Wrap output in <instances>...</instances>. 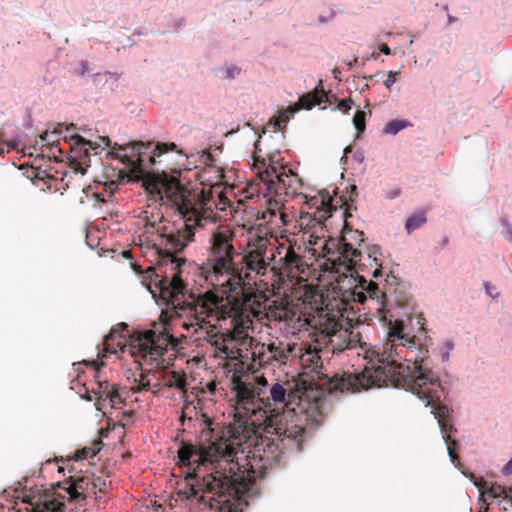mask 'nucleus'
I'll list each match as a JSON object with an SVG mask.
<instances>
[{"mask_svg":"<svg viewBox=\"0 0 512 512\" xmlns=\"http://www.w3.org/2000/svg\"><path fill=\"white\" fill-rule=\"evenodd\" d=\"M234 421L221 435L207 428L199 445L183 444L178 463L187 467L183 492L215 512H243L263 471L287 449L301 450L308 415L304 392L290 383L270 387L263 376L233 375Z\"/></svg>","mask_w":512,"mask_h":512,"instance_id":"1","label":"nucleus"},{"mask_svg":"<svg viewBox=\"0 0 512 512\" xmlns=\"http://www.w3.org/2000/svg\"><path fill=\"white\" fill-rule=\"evenodd\" d=\"M145 188L155 200L175 208L181 215L179 221L158 228L161 241L153 245L158 259L155 266H149L145 271V278L152 281L154 276V285L162 297L173 298L184 288L180 268L186 262L185 258L176 257L175 254L193 241L194 229L204 226L212 211L208 214L204 210L208 199L203 190H190L167 174L146 181Z\"/></svg>","mask_w":512,"mask_h":512,"instance_id":"2","label":"nucleus"},{"mask_svg":"<svg viewBox=\"0 0 512 512\" xmlns=\"http://www.w3.org/2000/svg\"><path fill=\"white\" fill-rule=\"evenodd\" d=\"M168 305L185 312L190 322L183 327L193 329L199 338L207 341L214 348V357L238 360L244 365L248 360L246 343H252V337L242 329L230 324L229 312L233 310L228 301H223L214 290H207L198 295H186L184 286L181 293L173 298H164Z\"/></svg>","mask_w":512,"mask_h":512,"instance_id":"3","label":"nucleus"},{"mask_svg":"<svg viewBox=\"0 0 512 512\" xmlns=\"http://www.w3.org/2000/svg\"><path fill=\"white\" fill-rule=\"evenodd\" d=\"M386 345L389 358L382 369L376 370L382 386L389 383L411 391L428 402L438 397L441 384L432 371L428 347L416 343V337L404 331L402 320H389Z\"/></svg>","mask_w":512,"mask_h":512,"instance_id":"4","label":"nucleus"},{"mask_svg":"<svg viewBox=\"0 0 512 512\" xmlns=\"http://www.w3.org/2000/svg\"><path fill=\"white\" fill-rule=\"evenodd\" d=\"M347 349L359 348L358 355H362L367 361L363 371L358 374L344 373L342 375L335 374L331 380L326 383L330 388L334 389H347L354 393L369 388L381 387L382 381H377L375 378L376 370L382 369L389 356L388 345L386 340L378 345H371L363 340L360 331L354 329L349 330V337H347Z\"/></svg>","mask_w":512,"mask_h":512,"instance_id":"5","label":"nucleus"},{"mask_svg":"<svg viewBox=\"0 0 512 512\" xmlns=\"http://www.w3.org/2000/svg\"><path fill=\"white\" fill-rule=\"evenodd\" d=\"M235 232L228 226H219L210 236L209 261L211 270L206 279L223 293L236 292L243 284V277L234 263L239 253L233 245Z\"/></svg>","mask_w":512,"mask_h":512,"instance_id":"6","label":"nucleus"},{"mask_svg":"<svg viewBox=\"0 0 512 512\" xmlns=\"http://www.w3.org/2000/svg\"><path fill=\"white\" fill-rule=\"evenodd\" d=\"M266 191L277 197H295L301 193L302 180L291 169L276 167L272 161L255 157L253 164Z\"/></svg>","mask_w":512,"mask_h":512,"instance_id":"7","label":"nucleus"},{"mask_svg":"<svg viewBox=\"0 0 512 512\" xmlns=\"http://www.w3.org/2000/svg\"><path fill=\"white\" fill-rule=\"evenodd\" d=\"M223 293L218 297H221L223 301H228L230 306L233 308L229 312L230 324L235 325L236 329H242L245 333L252 327V319L256 318L259 321H263L267 316L268 299L261 293L246 295L242 300L236 296Z\"/></svg>","mask_w":512,"mask_h":512,"instance_id":"8","label":"nucleus"},{"mask_svg":"<svg viewBox=\"0 0 512 512\" xmlns=\"http://www.w3.org/2000/svg\"><path fill=\"white\" fill-rule=\"evenodd\" d=\"M364 242L363 232L345 227L337 244L338 252H333L328 257L332 269L339 272L341 267L346 270H353L357 265L361 266L362 251L358 247H361Z\"/></svg>","mask_w":512,"mask_h":512,"instance_id":"9","label":"nucleus"},{"mask_svg":"<svg viewBox=\"0 0 512 512\" xmlns=\"http://www.w3.org/2000/svg\"><path fill=\"white\" fill-rule=\"evenodd\" d=\"M97 483L93 480V477L89 476H79V477H69L67 480L63 482L57 483V488L62 489L64 494L62 495L57 490H54L52 493H45L40 496L35 502H30L29 505L32 507L38 503H41L46 498L53 499L55 502L63 504L62 510H57L55 512H66V505L61 499H68L69 501H82L85 500L90 494H96Z\"/></svg>","mask_w":512,"mask_h":512,"instance_id":"10","label":"nucleus"},{"mask_svg":"<svg viewBox=\"0 0 512 512\" xmlns=\"http://www.w3.org/2000/svg\"><path fill=\"white\" fill-rule=\"evenodd\" d=\"M275 258V245L266 237H256L247 244V249L242 257L245 264V272L239 269L243 280L249 278L250 273L263 276Z\"/></svg>","mask_w":512,"mask_h":512,"instance_id":"11","label":"nucleus"},{"mask_svg":"<svg viewBox=\"0 0 512 512\" xmlns=\"http://www.w3.org/2000/svg\"><path fill=\"white\" fill-rule=\"evenodd\" d=\"M168 345L176 346L174 338L169 334L149 330L139 337L132 345L131 353L135 357L148 361L150 364H159V359L164 355Z\"/></svg>","mask_w":512,"mask_h":512,"instance_id":"12","label":"nucleus"},{"mask_svg":"<svg viewBox=\"0 0 512 512\" xmlns=\"http://www.w3.org/2000/svg\"><path fill=\"white\" fill-rule=\"evenodd\" d=\"M385 294L379 289L378 284L373 281H367L365 278L360 277L358 284L354 286L345 296L346 301H353L363 304L369 298L371 302L376 305L377 317L380 321L388 325L389 320H392V315L385 309L382 301Z\"/></svg>","mask_w":512,"mask_h":512,"instance_id":"13","label":"nucleus"},{"mask_svg":"<svg viewBox=\"0 0 512 512\" xmlns=\"http://www.w3.org/2000/svg\"><path fill=\"white\" fill-rule=\"evenodd\" d=\"M297 349H301L296 350V357H299V361L305 370V373H313L311 376L312 382L317 381L315 384L321 389L328 391L329 393L337 391L349 392L347 389H332L328 386L326 381L331 380L333 376L329 377L321 371L323 362L319 355V351L316 348L312 349L311 345L305 344L301 346L297 345Z\"/></svg>","mask_w":512,"mask_h":512,"instance_id":"14","label":"nucleus"},{"mask_svg":"<svg viewBox=\"0 0 512 512\" xmlns=\"http://www.w3.org/2000/svg\"><path fill=\"white\" fill-rule=\"evenodd\" d=\"M441 392H443L442 387H441V390L437 394L438 397L436 399H432L431 401H429V403H428V399H424V398H419V399L425 402V406L432 407L431 412L434 414L435 418L438 420V424L443 433V439L447 444L448 455L451 458V461L453 463H455V461L458 459V455L456 453V449L458 447V442L455 439H452L451 433L456 431V429L450 423L448 407L441 404V402H440Z\"/></svg>","mask_w":512,"mask_h":512,"instance_id":"15","label":"nucleus"},{"mask_svg":"<svg viewBox=\"0 0 512 512\" xmlns=\"http://www.w3.org/2000/svg\"><path fill=\"white\" fill-rule=\"evenodd\" d=\"M318 326L320 334L326 339V344L334 354L347 349L349 329H343L340 323L331 317L320 319Z\"/></svg>","mask_w":512,"mask_h":512,"instance_id":"16","label":"nucleus"},{"mask_svg":"<svg viewBox=\"0 0 512 512\" xmlns=\"http://www.w3.org/2000/svg\"><path fill=\"white\" fill-rule=\"evenodd\" d=\"M71 141H73L72 152L75 154L72 160L74 169L81 174H85L86 171L82 164H84L88 159L90 150L95 151V154L98 153L97 149L99 148L100 144L86 140L78 134L73 135L71 137Z\"/></svg>","mask_w":512,"mask_h":512,"instance_id":"17","label":"nucleus"},{"mask_svg":"<svg viewBox=\"0 0 512 512\" xmlns=\"http://www.w3.org/2000/svg\"><path fill=\"white\" fill-rule=\"evenodd\" d=\"M245 348H247L248 359L252 360V363L247 365L248 369L254 368L256 365L263 367L268 364H274L269 344L257 342L252 337V343H246Z\"/></svg>","mask_w":512,"mask_h":512,"instance_id":"18","label":"nucleus"},{"mask_svg":"<svg viewBox=\"0 0 512 512\" xmlns=\"http://www.w3.org/2000/svg\"><path fill=\"white\" fill-rule=\"evenodd\" d=\"M275 252L281 255L284 252V256L280 258L281 269L287 276H294L296 272H302V258L299 256L292 246H275Z\"/></svg>","mask_w":512,"mask_h":512,"instance_id":"19","label":"nucleus"},{"mask_svg":"<svg viewBox=\"0 0 512 512\" xmlns=\"http://www.w3.org/2000/svg\"><path fill=\"white\" fill-rule=\"evenodd\" d=\"M326 97L327 95L323 89L322 81H320L313 91L302 95L294 106H290V111L297 112L301 109L310 110L314 106L321 104Z\"/></svg>","mask_w":512,"mask_h":512,"instance_id":"20","label":"nucleus"},{"mask_svg":"<svg viewBox=\"0 0 512 512\" xmlns=\"http://www.w3.org/2000/svg\"><path fill=\"white\" fill-rule=\"evenodd\" d=\"M273 355V362L277 365L285 364L291 357H296L297 344L282 341L269 344Z\"/></svg>","mask_w":512,"mask_h":512,"instance_id":"21","label":"nucleus"},{"mask_svg":"<svg viewBox=\"0 0 512 512\" xmlns=\"http://www.w3.org/2000/svg\"><path fill=\"white\" fill-rule=\"evenodd\" d=\"M62 124H59L58 128H56L53 132L49 133L48 131L44 132L40 135V143L42 147H45L48 150V157H53L56 160L58 159L56 153L61 154L62 150L59 148L58 136L62 132Z\"/></svg>","mask_w":512,"mask_h":512,"instance_id":"22","label":"nucleus"},{"mask_svg":"<svg viewBox=\"0 0 512 512\" xmlns=\"http://www.w3.org/2000/svg\"><path fill=\"white\" fill-rule=\"evenodd\" d=\"M115 384H111L108 381L98 380L96 383V388H93L92 392L95 395V406L96 409L102 411L104 414L106 413L105 409L107 408V401L110 397V393Z\"/></svg>","mask_w":512,"mask_h":512,"instance_id":"23","label":"nucleus"},{"mask_svg":"<svg viewBox=\"0 0 512 512\" xmlns=\"http://www.w3.org/2000/svg\"><path fill=\"white\" fill-rule=\"evenodd\" d=\"M163 381L167 387H175L183 393L187 392L186 374L183 371L163 373Z\"/></svg>","mask_w":512,"mask_h":512,"instance_id":"24","label":"nucleus"},{"mask_svg":"<svg viewBox=\"0 0 512 512\" xmlns=\"http://www.w3.org/2000/svg\"><path fill=\"white\" fill-rule=\"evenodd\" d=\"M266 312L267 316H265L264 319L268 321H289L294 316V313L291 310L287 309L286 307L272 306L270 304L268 305Z\"/></svg>","mask_w":512,"mask_h":512,"instance_id":"25","label":"nucleus"},{"mask_svg":"<svg viewBox=\"0 0 512 512\" xmlns=\"http://www.w3.org/2000/svg\"><path fill=\"white\" fill-rule=\"evenodd\" d=\"M366 253H367V261L368 264H363L364 266L369 265L371 267H374L373 271V277L377 278L381 275V263L379 262L378 257L381 255L380 248L378 246H367L366 247Z\"/></svg>","mask_w":512,"mask_h":512,"instance_id":"26","label":"nucleus"},{"mask_svg":"<svg viewBox=\"0 0 512 512\" xmlns=\"http://www.w3.org/2000/svg\"><path fill=\"white\" fill-rule=\"evenodd\" d=\"M427 221L426 211H418L406 219L405 229L408 234H411L414 230L420 228Z\"/></svg>","mask_w":512,"mask_h":512,"instance_id":"27","label":"nucleus"},{"mask_svg":"<svg viewBox=\"0 0 512 512\" xmlns=\"http://www.w3.org/2000/svg\"><path fill=\"white\" fill-rule=\"evenodd\" d=\"M62 506L63 504L55 502L53 499L46 498L41 503L26 509L27 512H55L57 510H62Z\"/></svg>","mask_w":512,"mask_h":512,"instance_id":"28","label":"nucleus"},{"mask_svg":"<svg viewBox=\"0 0 512 512\" xmlns=\"http://www.w3.org/2000/svg\"><path fill=\"white\" fill-rule=\"evenodd\" d=\"M102 441L100 439L95 440L91 446L84 447L75 452L76 460H84L94 457L101 450Z\"/></svg>","mask_w":512,"mask_h":512,"instance_id":"29","label":"nucleus"},{"mask_svg":"<svg viewBox=\"0 0 512 512\" xmlns=\"http://www.w3.org/2000/svg\"><path fill=\"white\" fill-rule=\"evenodd\" d=\"M485 494L491 496L492 498L503 497L508 499L511 502L512 506V497L508 495V490L506 487L499 484H492L489 489L485 491Z\"/></svg>","mask_w":512,"mask_h":512,"instance_id":"30","label":"nucleus"},{"mask_svg":"<svg viewBox=\"0 0 512 512\" xmlns=\"http://www.w3.org/2000/svg\"><path fill=\"white\" fill-rule=\"evenodd\" d=\"M410 123L408 121H404V120H392L390 122H388L385 127H384V130L383 132L385 134H392V135H395L397 134L399 131H401L402 129L406 128L407 126H409Z\"/></svg>","mask_w":512,"mask_h":512,"instance_id":"31","label":"nucleus"},{"mask_svg":"<svg viewBox=\"0 0 512 512\" xmlns=\"http://www.w3.org/2000/svg\"><path fill=\"white\" fill-rule=\"evenodd\" d=\"M177 149V146L175 143L173 142H170V143H157V145L155 146V149H154V152H153V155L149 157V160L154 163L155 162V157L156 156H161L162 154L168 152V151H174Z\"/></svg>","mask_w":512,"mask_h":512,"instance_id":"32","label":"nucleus"},{"mask_svg":"<svg viewBox=\"0 0 512 512\" xmlns=\"http://www.w3.org/2000/svg\"><path fill=\"white\" fill-rule=\"evenodd\" d=\"M114 340H118V347H122L124 345V342L121 340L120 335L117 333V331L113 330L104 338V345L106 346V350L108 352L115 353L117 351L116 347H110Z\"/></svg>","mask_w":512,"mask_h":512,"instance_id":"33","label":"nucleus"},{"mask_svg":"<svg viewBox=\"0 0 512 512\" xmlns=\"http://www.w3.org/2000/svg\"><path fill=\"white\" fill-rule=\"evenodd\" d=\"M118 188V183L115 181L106 182L104 184V190L108 193V199H105L103 193H94V197L97 199V201L101 203H106L109 201L110 198H112L114 191H116Z\"/></svg>","mask_w":512,"mask_h":512,"instance_id":"34","label":"nucleus"},{"mask_svg":"<svg viewBox=\"0 0 512 512\" xmlns=\"http://www.w3.org/2000/svg\"><path fill=\"white\" fill-rule=\"evenodd\" d=\"M123 403L124 399L120 393V390L116 385H114L112 392L110 393V397L107 401V407L109 406L110 408H117Z\"/></svg>","mask_w":512,"mask_h":512,"instance_id":"35","label":"nucleus"},{"mask_svg":"<svg viewBox=\"0 0 512 512\" xmlns=\"http://www.w3.org/2000/svg\"><path fill=\"white\" fill-rule=\"evenodd\" d=\"M294 113L295 112L290 111V107L286 110L280 111L279 114L273 118L274 126L278 129H282Z\"/></svg>","mask_w":512,"mask_h":512,"instance_id":"36","label":"nucleus"},{"mask_svg":"<svg viewBox=\"0 0 512 512\" xmlns=\"http://www.w3.org/2000/svg\"><path fill=\"white\" fill-rule=\"evenodd\" d=\"M365 117L366 114L362 110H358L353 117V124L358 133H362L365 130Z\"/></svg>","mask_w":512,"mask_h":512,"instance_id":"37","label":"nucleus"},{"mask_svg":"<svg viewBox=\"0 0 512 512\" xmlns=\"http://www.w3.org/2000/svg\"><path fill=\"white\" fill-rule=\"evenodd\" d=\"M322 207H323V215L320 216V219L330 217L333 210L336 208L332 205V198L328 197L327 199H322Z\"/></svg>","mask_w":512,"mask_h":512,"instance_id":"38","label":"nucleus"},{"mask_svg":"<svg viewBox=\"0 0 512 512\" xmlns=\"http://www.w3.org/2000/svg\"><path fill=\"white\" fill-rule=\"evenodd\" d=\"M150 379H149V375L148 374H145V373H141L140 374V379L138 380V387L136 389V391H148L150 390Z\"/></svg>","mask_w":512,"mask_h":512,"instance_id":"39","label":"nucleus"},{"mask_svg":"<svg viewBox=\"0 0 512 512\" xmlns=\"http://www.w3.org/2000/svg\"><path fill=\"white\" fill-rule=\"evenodd\" d=\"M353 104V101L351 98L348 99H342L338 103V109L341 110L343 113H348L351 109V105Z\"/></svg>","mask_w":512,"mask_h":512,"instance_id":"40","label":"nucleus"},{"mask_svg":"<svg viewBox=\"0 0 512 512\" xmlns=\"http://www.w3.org/2000/svg\"><path fill=\"white\" fill-rule=\"evenodd\" d=\"M241 72V69L235 65L229 66L226 68V74L228 78H235L237 77Z\"/></svg>","mask_w":512,"mask_h":512,"instance_id":"41","label":"nucleus"},{"mask_svg":"<svg viewBox=\"0 0 512 512\" xmlns=\"http://www.w3.org/2000/svg\"><path fill=\"white\" fill-rule=\"evenodd\" d=\"M397 72L389 71L387 74V79L384 81V85L386 88L390 89L391 86L396 82Z\"/></svg>","mask_w":512,"mask_h":512,"instance_id":"42","label":"nucleus"},{"mask_svg":"<svg viewBox=\"0 0 512 512\" xmlns=\"http://www.w3.org/2000/svg\"><path fill=\"white\" fill-rule=\"evenodd\" d=\"M502 473L504 475H509L512 473V459L503 466Z\"/></svg>","mask_w":512,"mask_h":512,"instance_id":"43","label":"nucleus"},{"mask_svg":"<svg viewBox=\"0 0 512 512\" xmlns=\"http://www.w3.org/2000/svg\"><path fill=\"white\" fill-rule=\"evenodd\" d=\"M93 480L98 484L96 487V490L98 489L100 492H102L106 486L105 481H103L101 478H93Z\"/></svg>","mask_w":512,"mask_h":512,"instance_id":"44","label":"nucleus"},{"mask_svg":"<svg viewBox=\"0 0 512 512\" xmlns=\"http://www.w3.org/2000/svg\"><path fill=\"white\" fill-rule=\"evenodd\" d=\"M219 200H220L221 206L218 207V209L224 210L225 209V205L228 203V199L222 193H220L219 194Z\"/></svg>","mask_w":512,"mask_h":512,"instance_id":"45","label":"nucleus"},{"mask_svg":"<svg viewBox=\"0 0 512 512\" xmlns=\"http://www.w3.org/2000/svg\"><path fill=\"white\" fill-rule=\"evenodd\" d=\"M379 50H380V52H382L385 55L391 54V49L386 44H381L379 46Z\"/></svg>","mask_w":512,"mask_h":512,"instance_id":"46","label":"nucleus"},{"mask_svg":"<svg viewBox=\"0 0 512 512\" xmlns=\"http://www.w3.org/2000/svg\"><path fill=\"white\" fill-rule=\"evenodd\" d=\"M99 140L101 141V143L105 147H110L111 146V141H110V139L107 136L100 137Z\"/></svg>","mask_w":512,"mask_h":512,"instance_id":"47","label":"nucleus"},{"mask_svg":"<svg viewBox=\"0 0 512 512\" xmlns=\"http://www.w3.org/2000/svg\"><path fill=\"white\" fill-rule=\"evenodd\" d=\"M144 153L138 151L137 153V161L139 162V165H141V163L144 161Z\"/></svg>","mask_w":512,"mask_h":512,"instance_id":"48","label":"nucleus"},{"mask_svg":"<svg viewBox=\"0 0 512 512\" xmlns=\"http://www.w3.org/2000/svg\"><path fill=\"white\" fill-rule=\"evenodd\" d=\"M122 256L125 258H131V252L129 250L122 251Z\"/></svg>","mask_w":512,"mask_h":512,"instance_id":"49","label":"nucleus"},{"mask_svg":"<svg viewBox=\"0 0 512 512\" xmlns=\"http://www.w3.org/2000/svg\"><path fill=\"white\" fill-rule=\"evenodd\" d=\"M357 61H358V58L356 57V58L353 59V61L349 62L348 63L349 69H351L354 66V64L357 63Z\"/></svg>","mask_w":512,"mask_h":512,"instance_id":"50","label":"nucleus"},{"mask_svg":"<svg viewBox=\"0 0 512 512\" xmlns=\"http://www.w3.org/2000/svg\"><path fill=\"white\" fill-rule=\"evenodd\" d=\"M378 56H379L378 53L373 52L369 57H367V60H369V59H377Z\"/></svg>","mask_w":512,"mask_h":512,"instance_id":"51","label":"nucleus"},{"mask_svg":"<svg viewBox=\"0 0 512 512\" xmlns=\"http://www.w3.org/2000/svg\"><path fill=\"white\" fill-rule=\"evenodd\" d=\"M453 21H454V17H453V16H451V15H449V16H448V22H449V23H452Z\"/></svg>","mask_w":512,"mask_h":512,"instance_id":"52","label":"nucleus"},{"mask_svg":"<svg viewBox=\"0 0 512 512\" xmlns=\"http://www.w3.org/2000/svg\"><path fill=\"white\" fill-rule=\"evenodd\" d=\"M84 398L89 400V401L92 400V396L90 394H87L86 396H84Z\"/></svg>","mask_w":512,"mask_h":512,"instance_id":"53","label":"nucleus"},{"mask_svg":"<svg viewBox=\"0 0 512 512\" xmlns=\"http://www.w3.org/2000/svg\"><path fill=\"white\" fill-rule=\"evenodd\" d=\"M34 176H35L36 178H40V171H38V170H37V171L35 172Z\"/></svg>","mask_w":512,"mask_h":512,"instance_id":"54","label":"nucleus"},{"mask_svg":"<svg viewBox=\"0 0 512 512\" xmlns=\"http://www.w3.org/2000/svg\"><path fill=\"white\" fill-rule=\"evenodd\" d=\"M114 147H118L120 150H123V149H124V147L119 146L117 143H114Z\"/></svg>","mask_w":512,"mask_h":512,"instance_id":"55","label":"nucleus"},{"mask_svg":"<svg viewBox=\"0 0 512 512\" xmlns=\"http://www.w3.org/2000/svg\"><path fill=\"white\" fill-rule=\"evenodd\" d=\"M352 193H356V186H352Z\"/></svg>","mask_w":512,"mask_h":512,"instance_id":"56","label":"nucleus"},{"mask_svg":"<svg viewBox=\"0 0 512 512\" xmlns=\"http://www.w3.org/2000/svg\"><path fill=\"white\" fill-rule=\"evenodd\" d=\"M341 269H344V271H342V274H345V271H347V270H346L344 267H341V268H340V271H339L338 273H340V272H341Z\"/></svg>","mask_w":512,"mask_h":512,"instance_id":"57","label":"nucleus"},{"mask_svg":"<svg viewBox=\"0 0 512 512\" xmlns=\"http://www.w3.org/2000/svg\"><path fill=\"white\" fill-rule=\"evenodd\" d=\"M485 287L487 288V292H488L490 295H492V294H491V292L488 290V284H487V283L485 284Z\"/></svg>","mask_w":512,"mask_h":512,"instance_id":"58","label":"nucleus"},{"mask_svg":"<svg viewBox=\"0 0 512 512\" xmlns=\"http://www.w3.org/2000/svg\"><path fill=\"white\" fill-rule=\"evenodd\" d=\"M58 471H59V472H62V471H64V468L60 466V467L58 468Z\"/></svg>","mask_w":512,"mask_h":512,"instance_id":"59","label":"nucleus"},{"mask_svg":"<svg viewBox=\"0 0 512 512\" xmlns=\"http://www.w3.org/2000/svg\"><path fill=\"white\" fill-rule=\"evenodd\" d=\"M278 216H279L280 219H283L284 215L282 213H279Z\"/></svg>","mask_w":512,"mask_h":512,"instance_id":"60","label":"nucleus"},{"mask_svg":"<svg viewBox=\"0 0 512 512\" xmlns=\"http://www.w3.org/2000/svg\"><path fill=\"white\" fill-rule=\"evenodd\" d=\"M365 79H372L373 76L372 75H369L368 77H364Z\"/></svg>","mask_w":512,"mask_h":512,"instance_id":"61","label":"nucleus"},{"mask_svg":"<svg viewBox=\"0 0 512 512\" xmlns=\"http://www.w3.org/2000/svg\"><path fill=\"white\" fill-rule=\"evenodd\" d=\"M134 270L138 271L137 266L133 265Z\"/></svg>","mask_w":512,"mask_h":512,"instance_id":"62","label":"nucleus"}]
</instances>
